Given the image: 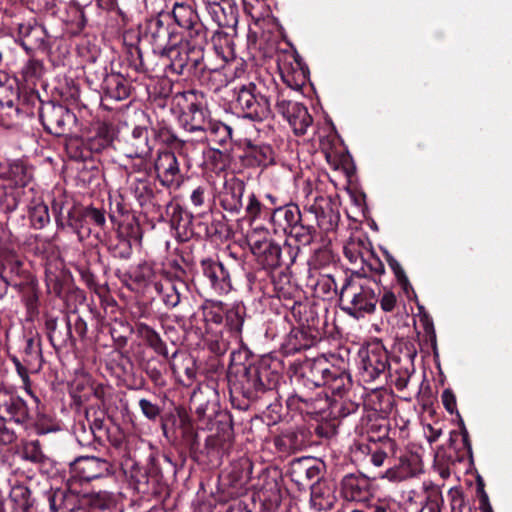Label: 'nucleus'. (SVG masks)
<instances>
[{
	"mask_svg": "<svg viewBox=\"0 0 512 512\" xmlns=\"http://www.w3.org/2000/svg\"><path fill=\"white\" fill-rule=\"evenodd\" d=\"M279 367L278 361L257 358L247 348L232 351L227 371L232 407L246 411L260 399L274 396L282 379Z\"/></svg>",
	"mask_w": 512,
	"mask_h": 512,
	"instance_id": "nucleus-1",
	"label": "nucleus"
},
{
	"mask_svg": "<svg viewBox=\"0 0 512 512\" xmlns=\"http://www.w3.org/2000/svg\"><path fill=\"white\" fill-rule=\"evenodd\" d=\"M116 128L107 121H94L82 136H70L65 140L68 157L74 161H93L114 148Z\"/></svg>",
	"mask_w": 512,
	"mask_h": 512,
	"instance_id": "nucleus-2",
	"label": "nucleus"
},
{
	"mask_svg": "<svg viewBox=\"0 0 512 512\" xmlns=\"http://www.w3.org/2000/svg\"><path fill=\"white\" fill-rule=\"evenodd\" d=\"M380 280H363L360 271L347 276L339 293L340 306L347 315L360 319L375 312Z\"/></svg>",
	"mask_w": 512,
	"mask_h": 512,
	"instance_id": "nucleus-3",
	"label": "nucleus"
},
{
	"mask_svg": "<svg viewBox=\"0 0 512 512\" xmlns=\"http://www.w3.org/2000/svg\"><path fill=\"white\" fill-rule=\"evenodd\" d=\"M232 106L245 120L262 123L274 118L269 89L263 83H239L233 88Z\"/></svg>",
	"mask_w": 512,
	"mask_h": 512,
	"instance_id": "nucleus-4",
	"label": "nucleus"
},
{
	"mask_svg": "<svg viewBox=\"0 0 512 512\" xmlns=\"http://www.w3.org/2000/svg\"><path fill=\"white\" fill-rule=\"evenodd\" d=\"M206 44L207 42H200V40L188 39L166 47L159 57L163 72L176 76L194 77L197 71L203 69Z\"/></svg>",
	"mask_w": 512,
	"mask_h": 512,
	"instance_id": "nucleus-5",
	"label": "nucleus"
},
{
	"mask_svg": "<svg viewBox=\"0 0 512 512\" xmlns=\"http://www.w3.org/2000/svg\"><path fill=\"white\" fill-rule=\"evenodd\" d=\"M179 110L178 122L187 132L197 135V141L207 138V126L212 121L207 100L202 92L189 90L175 96Z\"/></svg>",
	"mask_w": 512,
	"mask_h": 512,
	"instance_id": "nucleus-6",
	"label": "nucleus"
},
{
	"mask_svg": "<svg viewBox=\"0 0 512 512\" xmlns=\"http://www.w3.org/2000/svg\"><path fill=\"white\" fill-rule=\"evenodd\" d=\"M251 253L256 259L258 266H264L268 269H279L284 267L288 270L296 261L300 249L286 241L280 245L273 239L263 237L256 238L254 235L248 240Z\"/></svg>",
	"mask_w": 512,
	"mask_h": 512,
	"instance_id": "nucleus-7",
	"label": "nucleus"
},
{
	"mask_svg": "<svg viewBox=\"0 0 512 512\" xmlns=\"http://www.w3.org/2000/svg\"><path fill=\"white\" fill-rule=\"evenodd\" d=\"M206 329L224 327L231 334L240 336L246 317L242 302L228 304L220 300L206 299L200 306Z\"/></svg>",
	"mask_w": 512,
	"mask_h": 512,
	"instance_id": "nucleus-8",
	"label": "nucleus"
},
{
	"mask_svg": "<svg viewBox=\"0 0 512 512\" xmlns=\"http://www.w3.org/2000/svg\"><path fill=\"white\" fill-rule=\"evenodd\" d=\"M123 471L129 485L143 495H155L160 492L163 474L159 463V456L150 453L145 464L132 458L122 464Z\"/></svg>",
	"mask_w": 512,
	"mask_h": 512,
	"instance_id": "nucleus-9",
	"label": "nucleus"
},
{
	"mask_svg": "<svg viewBox=\"0 0 512 512\" xmlns=\"http://www.w3.org/2000/svg\"><path fill=\"white\" fill-rule=\"evenodd\" d=\"M214 49L218 56L223 60L220 67H210L203 61V69L197 71L194 75L201 85L206 86L213 92L220 91L229 83V77L226 74L227 63L235 58L234 43L227 33L216 32L213 37Z\"/></svg>",
	"mask_w": 512,
	"mask_h": 512,
	"instance_id": "nucleus-10",
	"label": "nucleus"
},
{
	"mask_svg": "<svg viewBox=\"0 0 512 512\" xmlns=\"http://www.w3.org/2000/svg\"><path fill=\"white\" fill-rule=\"evenodd\" d=\"M105 214L104 209L74 203L68 209V230L75 233L80 242L92 234L98 238L99 233L106 228Z\"/></svg>",
	"mask_w": 512,
	"mask_h": 512,
	"instance_id": "nucleus-11",
	"label": "nucleus"
},
{
	"mask_svg": "<svg viewBox=\"0 0 512 512\" xmlns=\"http://www.w3.org/2000/svg\"><path fill=\"white\" fill-rule=\"evenodd\" d=\"M38 115L46 133L55 137H65V140L72 136L73 129L78 123L77 116L71 109L54 101L41 103Z\"/></svg>",
	"mask_w": 512,
	"mask_h": 512,
	"instance_id": "nucleus-12",
	"label": "nucleus"
},
{
	"mask_svg": "<svg viewBox=\"0 0 512 512\" xmlns=\"http://www.w3.org/2000/svg\"><path fill=\"white\" fill-rule=\"evenodd\" d=\"M115 473L113 463L98 456H79L69 464V477L67 478L77 488H84L85 485L94 480L104 479Z\"/></svg>",
	"mask_w": 512,
	"mask_h": 512,
	"instance_id": "nucleus-13",
	"label": "nucleus"
},
{
	"mask_svg": "<svg viewBox=\"0 0 512 512\" xmlns=\"http://www.w3.org/2000/svg\"><path fill=\"white\" fill-rule=\"evenodd\" d=\"M312 391L300 387L295 388L294 392L286 399L287 409L313 420L326 418L330 407L328 393L324 390L315 393Z\"/></svg>",
	"mask_w": 512,
	"mask_h": 512,
	"instance_id": "nucleus-14",
	"label": "nucleus"
},
{
	"mask_svg": "<svg viewBox=\"0 0 512 512\" xmlns=\"http://www.w3.org/2000/svg\"><path fill=\"white\" fill-rule=\"evenodd\" d=\"M197 277L201 284L209 288L215 295H227L233 290L230 270L218 256L201 258Z\"/></svg>",
	"mask_w": 512,
	"mask_h": 512,
	"instance_id": "nucleus-15",
	"label": "nucleus"
},
{
	"mask_svg": "<svg viewBox=\"0 0 512 512\" xmlns=\"http://www.w3.org/2000/svg\"><path fill=\"white\" fill-rule=\"evenodd\" d=\"M127 289L139 294L148 302H153V289L161 280L160 275L151 262L143 261L132 267L120 278Z\"/></svg>",
	"mask_w": 512,
	"mask_h": 512,
	"instance_id": "nucleus-16",
	"label": "nucleus"
},
{
	"mask_svg": "<svg viewBox=\"0 0 512 512\" xmlns=\"http://www.w3.org/2000/svg\"><path fill=\"white\" fill-rule=\"evenodd\" d=\"M332 365L326 357H318L294 366L293 377L297 387L308 390L323 388Z\"/></svg>",
	"mask_w": 512,
	"mask_h": 512,
	"instance_id": "nucleus-17",
	"label": "nucleus"
},
{
	"mask_svg": "<svg viewBox=\"0 0 512 512\" xmlns=\"http://www.w3.org/2000/svg\"><path fill=\"white\" fill-rule=\"evenodd\" d=\"M361 377L364 382H373L386 375L390 366L389 355L382 341L375 339L360 351Z\"/></svg>",
	"mask_w": 512,
	"mask_h": 512,
	"instance_id": "nucleus-18",
	"label": "nucleus"
},
{
	"mask_svg": "<svg viewBox=\"0 0 512 512\" xmlns=\"http://www.w3.org/2000/svg\"><path fill=\"white\" fill-rule=\"evenodd\" d=\"M215 433L207 437L206 449L216 453L217 457L228 454L234 443L233 421L230 413L224 411L215 415Z\"/></svg>",
	"mask_w": 512,
	"mask_h": 512,
	"instance_id": "nucleus-19",
	"label": "nucleus"
},
{
	"mask_svg": "<svg viewBox=\"0 0 512 512\" xmlns=\"http://www.w3.org/2000/svg\"><path fill=\"white\" fill-rule=\"evenodd\" d=\"M154 172L155 179L166 188L179 187L182 179L179 161L173 151L159 150L148 169Z\"/></svg>",
	"mask_w": 512,
	"mask_h": 512,
	"instance_id": "nucleus-20",
	"label": "nucleus"
},
{
	"mask_svg": "<svg viewBox=\"0 0 512 512\" xmlns=\"http://www.w3.org/2000/svg\"><path fill=\"white\" fill-rule=\"evenodd\" d=\"M100 81V87L105 96L116 101H122L130 97L134 87L129 78L121 73H108L106 65H100L94 71L91 82Z\"/></svg>",
	"mask_w": 512,
	"mask_h": 512,
	"instance_id": "nucleus-21",
	"label": "nucleus"
},
{
	"mask_svg": "<svg viewBox=\"0 0 512 512\" xmlns=\"http://www.w3.org/2000/svg\"><path fill=\"white\" fill-rule=\"evenodd\" d=\"M321 464L312 457L294 459L289 464L288 475L299 491L312 489L319 485Z\"/></svg>",
	"mask_w": 512,
	"mask_h": 512,
	"instance_id": "nucleus-22",
	"label": "nucleus"
},
{
	"mask_svg": "<svg viewBox=\"0 0 512 512\" xmlns=\"http://www.w3.org/2000/svg\"><path fill=\"white\" fill-rule=\"evenodd\" d=\"M339 202L332 196L319 195L313 204L305 206L315 216V223L325 232L334 231L340 221Z\"/></svg>",
	"mask_w": 512,
	"mask_h": 512,
	"instance_id": "nucleus-23",
	"label": "nucleus"
},
{
	"mask_svg": "<svg viewBox=\"0 0 512 512\" xmlns=\"http://www.w3.org/2000/svg\"><path fill=\"white\" fill-rule=\"evenodd\" d=\"M275 110L289 123L298 136L304 135L313 122L306 106L299 102L287 100L283 95H278Z\"/></svg>",
	"mask_w": 512,
	"mask_h": 512,
	"instance_id": "nucleus-24",
	"label": "nucleus"
},
{
	"mask_svg": "<svg viewBox=\"0 0 512 512\" xmlns=\"http://www.w3.org/2000/svg\"><path fill=\"white\" fill-rule=\"evenodd\" d=\"M172 17L175 23L186 30L189 39L207 42L208 30L201 22L197 11L189 4L176 2L173 5Z\"/></svg>",
	"mask_w": 512,
	"mask_h": 512,
	"instance_id": "nucleus-25",
	"label": "nucleus"
},
{
	"mask_svg": "<svg viewBox=\"0 0 512 512\" xmlns=\"http://www.w3.org/2000/svg\"><path fill=\"white\" fill-rule=\"evenodd\" d=\"M239 149V162L245 168L265 169L275 164V153L270 144L245 139Z\"/></svg>",
	"mask_w": 512,
	"mask_h": 512,
	"instance_id": "nucleus-26",
	"label": "nucleus"
},
{
	"mask_svg": "<svg viewBox=\"0 0 512 512\" xmlns=\"http://www.w3.org/2000/svg\"><path fill=\"white\" fill-rule=\"evenodd\" d=\"M229 233L230 229L223 213H199L196 216L194 237L209 241H218L227 238Z\"/></svg>",
	"mask_w": 512,
	"mask_h": 512,
	"instance_id": "nucleus-27",
	"label": "nucleus"
},
{
	"mask_svg": "<svg viewBox=\"0 0 512 512\" xmlns=\"http://www.w3.org/2000/svg\"><path fill=\"white\" fill-rule=\"evenodd\" d=\"M154 145L151 131L146 126H135L123 143L122 152L129 159L147 160L151 157Z\"/></svg>",
	"mask_w": 512,
	"mask_h": 512,
	"instance_id": "nucleus-28",
	"label": "nucleus"
},
{
	"mask_svg": "<svg viewBox=\"0 0 512 512\" xmlns=\"http://www.w3.org/2000/svg\"><path fill=\"white\" fill-rule=\"evenodd\" d=\"M321 338L320 330L314 326L293 327L282 344V350L287 355H293L314 347Z\"/></svg>",
	"mask_w": 512,
	"mask_h": 512,
	"instance_id": "nucleus-29",
	"label": "nucleus"
},
{
	"mask_svg": "<svg viewBox=\"0 0 512 512\" xmlns=\"http://www.w3.org/2000/svg\"><path fill=\"white\" fill-rule=\"evenodd\" d=\"M46 494L50 512H77L80 507L79 488L68 479L65 488H51Z\"/></svg>",
	"mask_w": 512,
	"mask_h": 512,
	"instance_id": "nucleus-30",
	"label": "nucleus"
},
{
	"mask_svg": "<svg viewBox=\"0 0 512 512\" xmlns=\"http://www.w3.org/2000/svg\"><path fill=\"white\" fill-rule=\"evenodd\" d=\"M135 336L140 341V344L151 349L157 356L167 360L173 368L174 359L176 358L178 351L175 350L170 354L166 342L154 327L145 322L136 321Z\"/></svg>",
	"mask_w": 512,
	"mask_h": 512,
	"instance_id": "nucleus-31",
	"label": "nucleus"
},
{
	"mask_svg": "<svg viewBox=\"0 0 512 512\" xmlns=\"http://www.w3.org/2000/svg\"><path fill=\"white\" fill-rule=\"evenodd\" d=\"M340 494L346 501L367 502L373 496L371 481L363 474H346L340 481Z\"/></svg>",
	"mask_w": 512,
	"mask_h": 512,
	"instance_id": "nucleus-32",
	"label": "nucleus"
},
{
	"mask_svg": "<svg viewBox=\"0 0 512 512\" xmlns=\"http://www.w3.org/2000/svg\"><path fill=\"white\" fill-rule=\"evenodd\" d=\"M166 209L178 239L182 242L192 239L195 236L196 217L187 208L172 201L166 204Z\"/></svg>",
	"mask_w": 512,
	"mask_h": 512,
	"instance_id": "nucleus-33",
	"label": "nucleus"
},
{
	"mask_svg": "<svg viewBox=\"0 0 512 512\" xmlns=\"http://www.w3.org/2000/svg\"><path fill=\"white\" fill-rule=\"evenodd\" d=\"M45 330L50 344L56 351L75 349V337L71 330L70 316H65L61 322L56 318L45 321Z\"/></svg>",
	"mask_w": 512,
	"mask_h": 512,
	"instance_id": "nucleus-34",
	"label": "nucleus"
},
{
	"mask_svg": "<svg viewBox=\"0 0 512 512\" xmlns=\"http://www.w3.org/2000/svg\"><path fill=\"white\" fill-rule=\"evenodd\" d=\"M0 417L17 424L26 423L29 419V408L26 401L14 392L0 390Z\"/></svg>",
	"mask_w": 512,
	"mask_h": 512,
	"instance_id": "nucleus-35",
	"label": "nucleus"
},
{
	"mask_svg": "<svg viewBox=\"0 0 512 512\" xmlns=\"http://www.w3.org/2000/svg\"><path fill=\"white\" fill-rule=\"evenodd\" d=\"M311 432L305 428L286 429L274 439L276 449L284 454L302 451L311 444Z\"/></svg>",
	"mask_w": 512,
	"mask_h": 512,
	"instance_id": "nucleus-36",
	"label": "nucleus"
},
{
	"mask_svg": "<svg viewBox=\"0 0 512 512\" xmlns=\"http://www.w3.org/2000/svg\"><path fill=\"white\" fill-rule=\"evenodd\" d=\"M277 197L266 194L264 199H260L254 192L247 195V203L244 207V218L253 224L257 221L270 222L273 207L276 204Z\"/></svg>",
	"mask_w": 512,
	"mask_h": 512,
	"instance_id": "nucleus-37",
	"label": "nucleus"
},
{
	"mask_svg": "<svg viewBox=\"0 0 512 512\" xmlns=\"http://www.w3.org/2000/svg\"><path fill=\"white\" fill-rule=\"evenodd\" d=\"M246 184L243 180L233 178L227 181L224 190L220 194V206L227 212L238 215L243 206V196L245 194Z\"/></svg>",
	"mask_w": 512,
	"mask_h": 512,
	"instance_id": "nucleus-38",
	"label": "nucleus"
},
{
	"mask_svg": "<svg viewBox=\"0 0 512 512\" xmlns=\"http://www.w3.org/2000/svg\"><path fill=\"white\" fill-rule=\"evenodd\" d=\"M301 217L302 210L297 204L279 205L277 199L269 223L273 226L275 233L283 231L287 234L296 221L301 220Z\"/></svg>",
	"mask_w": 512,
	"mask_h": 512,
	"instance_id": "nucleus-39",
	"label": "nucleus"
},
{
	"mask_svg": "<svg viewBox=\"0 0 512 512\" xmlns=\"http://www.w3.org/2000/svg\"><path fill=\"white\" fill-rule=\"evenodd\" d=\"M415 355V353L408 352L403 357H396L389 366L387 374L391 384L398 391H402L407 387L410 377L415 372L413 363Z\"/></svg>",
	"mask_w": 512,
	"mask_h": 512,
	"instance_id": "nucleus-40",
	"label": "nucleus"
},
{
	"mask_svg": "<svg viewBox=\"0 0 512 512\" xmlns=\"http://www.w3.org/2000/svg\"><path fill=\"white\" fill-rule=\"evenodd\" d=\"M317 224L315 223V216L312 212L302 210L301 220L296 221V224L287 233L288 236L293 238L299 248L300 245L308 246L312 244L318 235Z\"/></svg>",
	"mask_w": 512,
	"mask_h": 512,
	"instance_id": "nucleus-41",
	"label": "nucleus"
},
{
	"mask_svg": "<svg viewBox=\"0 0 512 512\" xmlns=\"http://www.w3.org/2000/svg\"><path fill=\"white\" fill-rule=\"evenodd\" d=\"M140 367L147 375L149 380L155 387L162 388L167 385L166 374L169 368L175 372V365L173 368L167 360L161 357L152 356L148 359H143L140 362Z\"/></svg>",
	"mask_w": 512,
	"mask_h": 512,
	"instance_id": "nucleus-42",
	"label": "nucleus"
},
{
	"mask_svg": "<svg viewBox=\"0 0 512 512\" xmlns=\"http://www.w3.org/2000/svg\"><path fill=\"white\" fill-rule=\"evenodd\" d=\"M0 277L6 286L16 287L21 285V281L25 282L33 276L24 269V264L21 260L14 256H9L3 259Z\"/></svg>",
	"mask_w": 512,
	"mask_h": 512,
	"instance_id": "nucleus-43",
	"label": "nucleus"
},
{
	"mask_svg": "<svg viewBox=\"0 0 512 512\" xmlns=\"http://www.w3.org/2000/svg\"><path fill=\"white\" fill-rule=\"evenodd\" d=\"M147 33L153 49L155 52H158L159 57L162 50L173 44L172 39L175 38L174 31L161 18H154L149 22Z\"/></svg>",
	"mask_w": 512,
	"mask_h": 512,
	"instance_id": "nucleus-44",
	"label": "nucleus"
},
{
	"mask_svg": "<svg viewBox=\"0 0 512 512\" xmlns=\"http://www.w3.org/2000/svg\"><path fill=\"white\" fill-rule=\"evenodd\" d=\"M276 270L268 269L264 266H258L253 271L246 274L249 289L252 292L262 293L264 296L273 295V275Z\"/></svg>",
	"mask_w": 512,
	"mask_h": 512,
	"instance_id": "nucleus-45",
	"label": "nucleus"
},
{
	"mask_svg": "<svg viewBox=\"0 0 512 512\" xmlns=\"http://www.w3.org/2000/svg\"><path fill=\"white\" fill-rule=\"evenodd\" d=\"M32 179L31 169L20 160L13 161L9 164L7 171V178L2 180L5 183H10L13 187H19L22 194L27 196L28 193H33V187H30Z\"/></svg>",
	"mask_w": 512,
	"mask_h": 512,
	"instance_id": "nucleus-46",
	"label": "nucleus"
},
{
	"mask_svg": "<svg viewBox=\"0 0 512 512\" xmlns=\"http://www.w3.org/2000/svg\"><path fill=\"white\" fill-rule=\"evenodd\" d=\"M352 385L350 373L333 364L327 377V383L322 390H328L332 395L343 398L350 391Z\"/></svg>",
	"mask_w": 512,
	"mask_h": 512,
	"instance_id": "nucleus-47",
	"label": "nucleus"
},
{
	"mask_svg": "<svg viewBox=\"0 0 512 512\" xmlns=\"http://www.w3.org/2000/svg\"><path fill=\"white\" fill-rule=\"evenodd\" d=\"M72 281L71 274L63 268L53 267L47 264L45 267V283L50 294L56 297H63L65 290Z\"/></svg>",
	"mask_w": 512,
	"mask_h": 512,
	"instance_id": "nucleus-48",
	"label": "nucleus"
},
{
	"mask_svg": "<svg viewBox=\"0 0 512 512\" xmlns=\"http://www.w3.org/2000/svg\"><path fill=\"white\" fill-rule=\"evenodd\" d=\"M136 332V321L131 324L123 317L115 318L109 324V333L113 341V347L116 352L121 353L126 346L130 337Z\"/></svg>",
	"mask_w": 512,
	"mask_h": 512,
	"instance_id": "nucleus-49",
	"label": "nucleus"
},
{
	"mask_svg": "<svg viewBox=\"0 0 512 512\" xmlns=\"http://www.w3.org/2000/svg\"><path fill=\"white\" fill-rule=\"evenodd\" d=\"M80 507L88 506L89 510L105 511L115 503L114 495L107 491H90L87 488H79Z\"/></svg>",
	"mask_w": 512,
	"mask_h": 512,
	"instance_id": "nucleus-50",
	"label": "nucleus"
},
{
	"mask_svg": "<svg viewBox=\"0 0 512 512\" xmlns=\"http://www.w3.org/2000/svg\"><path fill=\"white\" fill-rule=\"evenodd\" d=\"M211 18L221 28H231L236 34L239 10L235 0H224L218 8L211 11Z\"/></svg>",
	"mask_w": 512,
	"mask_h": 512,
	"instance_id": "nucleus-51",
	"label": "nucleus"
},
{
	"mask_svg": "<svg viewBox=\"0 0 512 512\" xmlns=\"http://www.w3.org/2000/svg\"><path fill=\"white\" fill-rule=\"evenodd\" d=\"M362 434L366 435V440L371 444H383L389 438V428L384 419H372L371 413H367L361 419Z\"/></svg>",
	"mask_w": 512,
	"mask_h": 512,
	"instance_id": "nucleus-52",
	"label": "nucleus"
},
{
	"mask_svg": "<svg viewBox=\"0 0 512 512\" xmlns=\"http://www.w3.org/2000/svg\"><path fill=\"white\" fill-rule=\"evenodd\" d=\"M44 73L42 61L37 59H28L19 72L14 77L16 86L23 88L35 87L37 81L41 79Z\"/></svg>",
	"mask_w": 512,
	"mask_h": 512,
	"instance_id": "nucleus-53",
	"label": "nucleus"
},
{
	"mask_svg": "<svg viewBox=\"0 0 512 512\" xmlns=\"http://www.w3.org/2000/svg\"><path fill=\"white\" fill-rule=\"evenodd\" d=\"M19 453L23 460L43 466L50 462V457L44 452L43 444L38 438L21 440Z\"/></svg>",
	"mask_w": 512,
	"mask_h": 512,
	"instance_id": "nucleus-54",
	"label": "nucleus"
},
{
	"mask_svg": "<svg viewBox=\"0 0 512 512\" xmlns=\"http://www.w3.org/2000/svg\"><path fill=\"white\" fill-rule=\"evenodd\" d=\"M77 52L88 64L87 78L94 76L96 64L101 57L102 51L96 37H83L77 44Z\"/></svg>",
	"mask_w": 512,
	"mask_h": 512,
	"instance_id": "nucleus-55",
	"label": "nucleus"
},
{
	"mask_svg": "<svg viewBox=\"0 0 512 512\" xmlns=\"http://www.w3.org/2000/svg\"><path fill=\"white\" fill-rule=\"evenodd\" d=\"M188 414L182 407H176L173 411L165 412L160 417L161 429L163 435L168 440H178V431L185 421Z\"/></svg>",
	"mask_w": 512,
	"mask_h": 512,
	"instance_id": "nucleus-56",
	"label": "nucleus"
},
{
	"mask_svg": "<svg viewBox=\"0 0 512 512\" xmlns=\"http://www.w3.org/2000/svg\"><path fill=\"white\" fill-rule=\"evenodd\" d=\"M151 139L155 146V143H161L167 148L182 151L186 146V141L180 139L171 127L165 123H157L151 126Z\"/></svg>",
	"mask_w": 512,
	"mask_h": 512,
	"instance_id": "nucleus-57",
	"label": "nucleus"
},
{
	"mask_svg": "<svg viewBox=\"0 0 512 512\" xmlns=\"http://www.w3.org/2000/svg\"><path fill=\"white\" fill-rule=\"evenodd\" d=\"M24 200L28 201V197L22 194L19 187L0 181V213L5 215L12 213Z\"/></svg>",
	"mask_w": 512,
	"mask_h": 512,
	"instance_id": "nucleus-58",
	"label": "nucleus"
},
{
	"mask_svg": "<svg viewBox=\"0 0 512 512\" xmlns=\"http://www.w3.org/2000/svg\"><path fill=\"white\" fill-rule=\"evenodd\" d=\"M27 214L30 226L35 230H41L50 223L49 208L41 197H32L28 201Z\"/></svg>",
	"mask_w": 512,
	"mask_h": 512,
	"instance_id": "nucleus-59",
	"label": "nucleus"
},
{
	"mask_svg": "<svg viewBox=\"0 0 512 512\" xmlns=\"http://www.w3.org/2000/svg\"><path fill=\"white\" fill-rule=\"evenodd\" d=\"M9 498L12 512H36L35 500L27 486L23 484L13 486Z\"/></svg>",
	"mask_w": 512,
	"mask_h": 512,
	"instance_id": "nucleus-60",
	"label": "nucleus"
},
{
	"mask_svg": "<svg viewBox=\"0 0 512 512\" xmlns=\"http://www.w3.org/2000/svg\"><path fill=\"white\" fill-rule=\"evenodd\" d=\"M394 440H385L383 444L360 443L359 451L369 457V461L376 467L384 464L388 454L394 450Z\"/></svg>",
	"mask_w": 512,
	"mask_h": 512,
	"instance_id": "nucleus-61",
	"label": "nucleus"
},
{
	"mask_svg": "<svg viewBox=\"0 0 512 512\" xmlns=\"http://www.w3.org/2000/svg\"><path fill=\"white\" fill-rule=\"evenodd\" d=\"M134 184L133 193L141 207L147 204H158L162 192L156 189L148 178H136Z\"/></svg>",
	"mask_w": 512,
	"mask_h": 512,
	"instance_id": "nucleus-62",
	"label": "nucleus"
},
{
	"mask_svg": "<svg viewBox=\"0 0 512 512\" xmlns=\"http://www.w3.org/2000/svg\"><path fill=\"white\" fill-rule=\"evenodd\" d=\"M7 81L8 77L6 74L0 76V107L2 109L7 108L12 110L16 115H18L21 111V87L17 86L14 88L12 85H6L5 83Z\"/></svg>",
	"mask_w": 512,
	"mask_h": 512,
	"instance_id": "nucleus-63",
	"label": "nucleus"
},
{
	"mask_svg": "<svg viewBox=\"0 0 512 512\" xmlns=\"http://www.w3.org/2000/svg\"><path fill=\"white\" fill-rule=\"evenodd\" d=\"M153 295L159 296L168 309L177 307L181 302V293L176 283L169 279L164 281L161 279L153 289Z\"/></svg>",
	"mask_w": 512,
	"mask_h": 512,
	"instance_id": "nucleus-64",
	"label": "nucleus"
}]
</instances>
